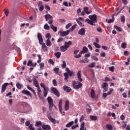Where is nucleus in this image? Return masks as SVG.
Here are the masks:
<instances>
[{"label":"nucleus","instance_id":"1","mask_svg":"<svg viewBox=\"0 0 130 130\" xmlns=\"http://www.w3.org/2000/svg\"><path fill=\"white\" fill-rule=\"evenodd\" d=\"M89 19H85V22H87L88 24L89 25H91V26H95L94 23H97V15L96 14H93L92 15H89L88 16Z\"/></svg>","mask_w":130,"mask_h":130},{"label":"nucleus","instance_id":"2","mask_svg":"<svg viewBox=\"0 0 130 130\" xmlns=\"http://www.w3.org/2000/svg\"><path fill=\"white\" fill-rule=\"evenodd\" d=\"M72 41H69L68 42H65L64 45L60 47V50H61L62 52H64V51H67V50H68V48H69V47H70V46L72 45Z\"/></svg>","mask_w":130,"mask_h":130},{"label":"nucleus","instance_id":"3","mask_svg":"<svg viewBox=\"0 0 130 130\" xmlns=\"http://www.w3.org/2000/svg\"><path fill=\"white\" fill-rule=\"evenodd\" d=\"M72 86L73 89L77 90L78 89H80V88L83 86V84H82L80 81H76V80H74L72 81Z\"/></svg>","mask_w":130,"mask_h":130},{"label":"nucleus","instance_id":"4","mask_svg":"<svg viewBox=\"0 0 130 130\" xmlns=\"http://www.w3.org/2000/svg\"><path fill=\"white\" fill-rule=\"evenodd\" d=\"M47 100L49 104V109L50 111H51V110H52V107L54 106V104H53V99H52L50 96H48Z\"/></svg>","mask_w":130,"mask_h":130},{"label":"nucleus","instance_id":"5","mask_svg":"<svg viewBox=\"0 0 130 130\" xmlns=\"http://www.w3.org/2000/svg\"><path fill=\"white\" fill-rule=\"evenodd\" d=\"M87 51H88V48L86 47H84L83 48L82 51H80L78 55H74V57H75V58H80V57L82 56V54H84V53H86Z\"/></svg>","mask_w":130,"mask_h":130},{"label":"nucleus","instance_id":"6","mask_svg":"<svg viewBox=\"0 0 130 130\" xmlns=\"http://www.w3.org/2000/svg\"><path fill=\"white\" fill-rule=\"evenodd\" d=\"M52 16L50 15V14H46L45 15V19H46V21H48V24L49 25H51L52 23H53V19H52Z\"/></svg>","mask_w":130,"mask_h":130},{"label":"nucleus","instance_id":"7","mask_svg":"<svg viewBox=\"0 0 130 130\" xmlns=\"http://www.w3.org/2000/svg\"><path fill=\"white\" fill-rule=\"evenodd\" d=\"M51 93H53L56 96V97H59L60 96V93L57 90V89L54 87H52L50 88Z\"/></svg>","mask_w":130,"mask_h":130},{"label":"nucleus","instance_id":"8","mask_svg":"<svg viewBox=\"0 0 130 130\" xmlns=\"http://www.w3.org/2000/svg\"><path fill=\"white\" fill-rule=\"evenodd\" d=\"M58 106L59 108V111H60V113L62 114V99L59 100Z\"/></svg>","mask_w":130,"mask_h":130},{"label":"nucleus","instance_id":"9","mask_svg":"<svg viewBox=\"0 0 130 130\" xmlns=\"http://www.w3.org/2000/svg\"><path fill=\"white\" fill-rule=\"evenodd\" d=\"M59 34L62 37H64V36H68L70 34V30H67L66 31H59Z\"/></svg>","mask_w":130,"mask_h":130},{"label":"nucleus","instance_id":"10","mask_svg":"<svg viewBox=\"0 0 130 130\" xmlns=\"http://www.w3.org/2000/svg\"><path fill=\"white\" fill-rule=\"evenodd\" d=\"M78 33L79 35H81V36H84L86 33V29H85L84 28H82L78 30Z\"/></svg>","mask_w":130,"mask_h":130},{"label":"nucleus","instance_id":"11","mask_svg":"<svg viewBox=\"0 0 130 130\" xmlns=\"http://www.w3.org/2000/svg\"><path fill=\"white\" fill-rule=\"evenodd\" d=\"M63 89L65 92H67V93H70V92H72V88L66 85L63 86Z\"/></svg>","mask_w":130,"mask_h":130},{"label":"nucleus","instance_id":"12","mask_svg":"<svg viewBox=\"0 0 130 130\" xmlns=\"http://www.w3.org/2000/svg\"><path fill=\"white\" fill-rule=\"evenodd\" d=\"M37 37L40 44L43 43V38H42V35H41V33H38Z\"/></svg>","mask_w":130,"mask_h":130},{"label":"nucleus","instance_id":"13","mask_svg":"<svg viewBox=\"0 0 130 130\" xmlns=\"http://www.w3.org/2000/svg\"><path fill=\"white\" fill-rule=\"evenodd\" d=\"M102 88H104V92H107L108 90V84L106 82L103 83Z\"/></svg>","mask_w":130,"mask_h":130},{"label":"nucleus","instance_id":"14","mask_svg":"<svg viewBox=\"0 0 130 130\" xmlns=\"http://www.w3.org/2000/svg\"><path fill=\"white\" fill-rule=\"evenodd\" d=\"M9 85H10L9 83H4L3 85H2V91L1 92L2 93H4L5 91H6V89H7V86H9Z\"/></svg>","mask_w":130,"mask_h":130},{"label":"nucleus","instance_id":"15","mask_svg":"<svg viewBox=\"0 0 130 130\" xmlns=\"http://www.w3.org/2000/svg\"><path fill=\"white\" fill-rule=\"evenodd\" d=\"M40 44L42 45V48L43 51H48V48L47 47V46H46V45H45V43H42Z\"/></svg>","mask_w":130,"mask_h":130},{"label":"nucleus","instance_id":"16","mask_svg":"<svg viewBox=\"0 0 130 130\" xmlns=\"http://www.w3.org/2000/svg\"><path fill=\"white\" fill-rule=\"evenodd\" d=\"M22 94H24V95H26L27 96H30V97H32V95H31V93H30V91L26 90H23L21 91Z\"/></svg>","mask_w":130,"mask_h":130},{"label":"nucleus","instance_id":"17","mask_svg":"<svg viewBox=\"0 0 130 130\" xmlns=\"http://www.w3.org/2000/svg\"><path fill=\"white\" fill-rule=\"evenodd\" d=\"M64 109L66 111H68V110L70 109V102H69V101H66V104L64 105Z\"/></svg>","mask_w":130,"mask_h":130},{"label":"nucleus","instance_id":"18","mask_svg":"<svg viewBox=\"0 0 130 130\" xmlns=\"http://www.w3.org/2000/svg\"><path fill=\"white\" fill-rule=\"evenodd\" d=\"M32 82L36 88L39 87V83H38V81H37V79H36V78H32Z\"/></svg>","mask_w":130,"mask_h":130},{"label":"nucleus","instance_id":"19","mask_svg":"<svg viewBox=\"0 0 130 130\" xmlns=\"http://www.w3.org/2000/svg\"><path fill=\"white\" fill-rule=\"evenodd\" d=\"M42 127L43 130H50L51 129V128L50 127V126L49 125H45L43 124L42 125Z\"/></svg>","mask_w":130,"mask_h":130},{"label":"nucleus","instance_id":"20","mask_svg":"<svg viewBox=\"0 0 130 130\" xmlns=\"http://www.w3.org/2000/svg\"><path fill=\"white\" fill-rule=\"evenodd\" d=\"M77 78L80 82H83V79H82V75H81V71H79L77 73Z\"/></svg>","mask_w":130,"mask_h":130},{"label":"nucleus","instance_id":"21","mask_svg":"<svg viewBox=\"0 0 130 130\" xmlns=\"http://www.w3.org/2000/svg\"><path fill=\"white\" fill-rule=\"evenodd\" d=\"M48 119L50 120V121H51L52 123L54 124H55L56 123V120L55 119H53L52 117H51L50 116H49L48 117Z\"/></svg>","mask_w":130,"mask_h":130},{"label":"nucleus","instance_id":"22","mask_svg":"<svg viewBox=\"0 0 130 130\" xmlns=\"http://www.w3.org/2000/svg\"><path fill=\"white\" fill-rule=\"evenodd\" d=\"M48 91H49V88H47L46 89H44L43 95H44V97H45V98H46V96H47V94H48Z\"/></svg>","mask_w":130,"mask_h":130},{"label":"nucleus","instance_id":"23","mask_svg":"<svg viewBox=\"0 0 130 130\" xmlns=\"http://www.w3.org/2000/svg\"><path fill=\"white\" fill-rule=\"evenodd\" d=\"M83 11L87 14V15H89V14H91V11L88 10V7H84L83 8Z\"/></svg>","mask_w":130,"mask_h":130},{"label":"nucleus","instance_id":"24","mask_svg":"<svg viewBox=\"0 0 130 130\" xmlns=\"http://www.w3.org/2000/svg\"><path fill=\"white\" fill-rule=\"evenodd\" d=\"M26 87H27V88L28 89V90H29V91H31V92H32V93L34 95H36V92H35V90H34V89H33V88L30 87L29 85H27Z\"/></svg>","mask_w":130,"mask_h":130},{"label":"nucleus","instance_id":"25","mask_svg":"<svg viewBox=\"0 0 130 130\" xmlns=\"http://www.w3.org/2000/svg\"><path fill=\"white\" fill-rule=\"evenodd\" d=\"M50 28L54 31V32H56L57 31V27L56 26H54L52 24H50Z\"/></svg>","mask_w":130,"mask_h":130},{"label":"nucleus","instance_id":"26","mask_svg":"<svg viewBox=\"0 0 130 130\" xmlns=\"http://www.w3.org/2000/svg\"><path fill=\"white\" fill-rule=\"evenodd\" d=\"M80 130H86V127H85V122H82L80 125Z\"/></svg>","mask_w":130,"mask_h":130},{"label":"nucleus","instance_id":"27","mask_svg":"<svg viewBox=\"0 0 130 130\" xmlns=\"http://www.w3.org/2000/svg\"><path fill=\"white\" fill-rule=\"evenodd\" d=\"M46 44L47 46H49V47H50V46H51V42L50 41V40L49 39H47Z\"/></svg>","mask_w":130,"mask_h":130},{"label":"nucleus","instance_id":"28","mask_svg":"<svg viewBox=\"0 0 130 130\" xmlns=\"http://www.w3.org/2000/svg\"><path fill=\"white\" fill-rule=\"evenodd\" d=\"M42 122L41 121H38L36 122L35 126H42Z\"/></svg>","mask_w":130,"mask_h":130},{"label":"nucleus","instance_id":"29","mask_svg":"<svg viewBox=\"0 0 130 130\" xmlns=\"http://www.w3.org/2000/svg\"><path fill=\"white\" fill-rule=\"evenodd\" d=\"M90 94L91 98H92V99H94L95 98V91H94L93 89H91Z\"/></svg>","mask_w":130,"mask_h":130},{"label":"nucleus","instance_id":"30","mask_svg":"<svg viewBox=\"0 0 130 130\" xmlns=\"http://www.w3.org/2000/svg\"><path fill=\"white\" fill-rule=\"evenodd\" d=\"M114 27L116 29V30H117V31H118V32H121L122 31V28H121V27H120L116 25H114Z\"/></svg>","mask_w":130,"mask_h":130},{"label":"nucleus","instance_id":"31","mask_svg":"<svg viewBox=\"0 0 130 130\" xmlns=\"http://www.w3.org/2000/svg\"><path fill=\"white\" fill-rule=\"evenodd\" d=\"M73 124H74V121H72L71 122H69L68 123H67L66 125V127H71V126H72V125H73Z\"/></svg>","mask_w":130,"mask_h":130},{"label":"nucleus","instance_id":"32","mask_svg":"<svg viewBox=\"0 0 130 130\" xmlns=\"http://www.w3.org/2000/svg\"><path fill=\"white\" fill-rule=\"evenodd\" d=\"M53 71L54 73H55L57 75H60V73H58L59 72V68H55L53 69Z\"/></svg>","mask_w":130,"mask_h":130},{"label":"nucleus","instance_id":"33","mask_svg":"<svg viewBox=\"0 0 130 130\" xmlns=\"http://www.w3.org/2000/svg\"><path fill=\"white\" fill-rule=\"evenodd\" d=\"M64 81L68 83V79H69V75L68 73H64Z\"/></svg>","mask_w":130,"mask_h":130},{"label":"nucleus","instance_id":"34","mask_svg":"<svg viewBox=\"0 0 130 130\" xmlns=\"http://www.w3.org/2000/svg\"><path fill=\"white\" fill-rule=\"evenodd\" d=\"M37 88V91H38V96H40L41 95V93H42V91H41V89L40 88V86Z\"/></svg>","mask_w":130,"mask_h":130},{"label":"nucleus","instance_id":"35","mask_svg":"<svg viewBox=\"0 0 130 130\" xmlns=\"http://www.w3.org/2000/svg\"><path fill=\"white\" fill-rule=\"evenodd\" d=\"M75 20L77 23H78L79 26H80V27H84V24H83V23L81 21H80V20H78V18H76Z\"/></svg>","mask_w":130,"mask_h":130},{"label":"nucleus","instance_id":"36","mask_svg":"<svg viewBox=\"0 0 130 130\" xmlns=\"http://www.w3.org/2000/svg\"><path fill=\"white\" fill-rule=\"evenodd\" d=\"M54 55L56 56L57 58H59V57H60V55H61V53L60 52H57L54 53Z\"/></svg>","mask_w":130,"mask_h":130},{"label":"nucleus","instance_id":"37","mask_svg":"<svg viewBox=\"0 0 130 130\" xmlns=\"http://www.w3.org/2000/svg\"><path fill=\"white\" fill-rule=\"evenodd\" d=\"M93 44L94 46H95L96 47V48H101V46H100V45H99V44H98L96 42H93Z\"/></svg>","mask_w":130,"mask_h":130},{"label":"nucleus","instance_id":"38","mask_svg":"<svg viewBox=\"0 0 130 130\" xmlns=\"http://www.w3.org/2000/svg\"><path fill=\"white\" fill-rule=\"evenodd\" d=\"M40 86H41V87H42V88H43L44 90H46V89H48V87H46L45 86V84H44V83H40Z\"/></svg>","mask_w":130,"mask_h":130},{"label":"nucleus","instance_id":"39","mask_svg":"<svg viewBox=\"0 0 130 130\" xmlns=\"http://www.w3.org/2000/svg\"><path fill=\"white\" fill-rule=\"evenodd\" d=\"M106 126L107 127V128L109 130H112L113 129V127H112V125H111V124H106Z\"/></svg>","mask_w":130,"mask_h":130},{"label":"nucleus","instance_id":"40","mask_svg":"<svg viewBox=\"0 0 130 130\" xmlns=\"http://www.w3.org/2000/svg\"><path fill=\"white\" fill-rule=\"evenodd\" d=\"M44 28L45 30H49L50 29V27H49V25H48V24L46 23L44 26Z\"/></svg>","mask_w":130,"mask_h":130},{"label":"nucleus","instance_id":"41","mask_svg":"<svg viewBox=\"0 0 130 130\" xmlns=\"http://www.w3.org/2000/svg\"><path fill=\"white\" fill-rule=\"evenodd\" d=\"M40 66V70L42 71V70H43L44 69V63H41L39 64Z\"/></svg>","mask_w":130,"mask_h":130},{"label":"nucleus","instance_id":"42","mask_svg":"<svg viewBox=\"0 0 130 130\" xmlns=\"http://www.w3.org/2000/svg\"><path fill=\"white\" fill-rule=\"evenodd\" d=\"M90 118L91 120H97L98 119L97 118V116H93V115H90Z\"/></svg>","mask_w":130,"mask_h":130},{"label":"nucleus","instance_id":"43","mask_svg":"<svg viewBox=\"0 0 130 130\" xmlns=\"http://www.w3.org/2000/svg\"><path fill=\"white\" fill-rule=\"evenodd\" d=\"M76 27H77V24H74L70 28V29L68 30H70V32H72L73 30H75Z\"/></svg>","mask_w":130,"mask_h":130},{"label":"nucleus","instance_id":"44","mask_svg":"<svg viewBox=\"0 0 130 130\" xmlns=\"http://www.w3.org/2000/svg\"><path fill=\"white\" fill-rule=\"evenodd\" d=\"M16 87L17 89L20 90V89H22V84H21L20 83H17L16 84Z\"/></svg>","mask_w":130,"mask_h":130},{"label":"nucleus","instance_id":"45","mask_svg":"<svg viewBox=\"0 0 130 130\" xmlns=\"http://www.w3.org/2000/svg\"><path fill=\"white\" fill-rule=\"evenodd\" d=\"M27 64V66H28L29 67H32L33 62H32V60H29Z\"/></svg>","mask_w":130,"mask_h":130},{"label":"nucleus","instance_id":"46","mask_svg":"<svg viewBox=\"0 0 130 130\" xmlns=\"http://www.w3.org/2000/svg\"><path fill=\"white\" fill-rule=\"evenodd\" d=\"M62 69H66V68H67V63L66 62V61H62Z\"/></svg>","mask_w":130,"mask_h":130},{"label":"nucleus","instance_id":"47","mask_svg":"<svg viewBox=\"0 0 130 130\" xmlns=\"http://www.w3.org/2000/svg\"><path fill=\"white\" fill-rule=\"evenodd\" d=\"M81 62H83L84 63H86L87 62H89V59L86 58L84 59H82L80 61Z\"/></svg>","mask_w":130,"mask_h":130},{"label":"nucleus","instance_id":"48","mask_svg":"<svg viewBox=\"0 0 130 130\" xmlns=\"http://www.w3.org/2000/svg\"><path fill=\"white\" fill-rule=\"evenodd\" d=\"M88 106L89 108L87 109V113H90L92 111V109L91 108V107H90V105H88Z\"/></svg>","mask_w":130,"mask_h":130},{"label":"nucleus","instance_id":"49","mask_svg":"<svg viewBox=\"0 0 130 130\" xmlns=\"http://www.w3.org/2000/svg\"><path fill=\"white\" fill-rule=\"evenodd\" d=\"M114 69H115L114 66H112V67H109V70L110 72H114Z\"/></svg>","mask_w":130,"mask_h":130},{"label":"nucleus","instance_id":"50","mask_svg":"<svg viewBox=\"0 0 130 130\" xmlns=\"http://www.w3.org/2000/svg\"><path fill=\"white\" fill-rule=\"evenodd\" d=\"M44 10V6L43 5H41L39 6V11L40 12H42Z\"/></svg>","mask_w":130,"mask_h":130},{"label":"nucleus","instance_id":"51","mask_svg":"<svg viewBox=\"0 0 130 130\" xmlns=\"http://www.w3.org/2000/svg\"><path fill=\"white\" fill-rule=\"evenodd\" d=\"M28 128H29V130H35V128H34V127H33V125L32 124H30L29 125Z\"/></svg>","mask_w":130,"mask_h":130},{"label":"nucleus","instance_id":"52","mask_svg":"<svg viewBox=\"0 0 130 130\" xmlns=\"http://www.w3.org/2000/svg\"><path fill=\"white\" fill-rule=\"evenodd\" d=\"M121 21L122 23H125V18L124 17V16H122L121 17Z\"/></svg>","mask_w":130,"mask_h":130},{"label":"nucleus","instance_id":"53","mask_svg":"<svg viewBox=\"0 0 130 130\" xmlns=\"http://www.w3.org/2000/svg\"><path fill=\"white\" fill-rule=\"evenodd\" d=\"M91 58H92V59H93L94 60H95L96 61L99 60V59L98 58V57H97L95 56H92Z\"/></svg>","mask_w":130,"mask_h":130},{"label":"nucleus","instance_id":"54","mask_svg":"<svg viewBox=\"0 0 130 130\" xmlns=\"http://www.w3.org/2000/svg\"><path fill=\"white\" fill-rule=\"evenodd\" d=\"M95 63L92 62L91 64L88 65L89 68H94L95 67Z\"/></svg>","mask_w":130,"mask_h":130},{"label":"nucleus","instance_id":"55","mask_svg":"<svg viewBox=\"0 0 130 130\" xmlns=\"http://www.w3.org/2000/svg\"><path fill=\"white\" fill-rule=\"evenodd\" d=\"M121 47H122V48H124V49L126 48V43H122Z\"/></svg>","mask_w":130,"mask_h":130},{"label":"nucleus","instance_id":"56","mask_svg":"<svg viewBox=\"0 0 130 130\" xmlns=\"http://www.w3.org/2000/svg\"><path fill=\"white\" fill-rule=\"evenodd\" d=\"M85 117H86L85 114H84L81 116V117L80 118V122H82V121H83V120H84V119L85 118Z\"/></svg>","mask_w":130,"mask_h":130},{"label":"nucleus","instance_id":"57","mask_svg":"<svg viewBox=\"0 0 130 130\" xmlns=\"http://www.w3.org/2000/svg\"><path fill=\"white\" fill-rule=\"evenodd\" d=\"M38 57H39V59L37 60V62L38 63H40V62H41V56L38 55Z\"/></svg>","mask_w":130,"mask_h":130},{"label":"nucleus","instance_id":"58","mask_svg":"<svg viewBox=\"0 0 130 130\" xmlns=\"http://www.w3.org/2000/svg\"><path fill=\"white\" fill-rule=\"evenodd\" d=\"M97 32H100V33L102 32V28L101 27H99L96 28Z\"/></svg>","mask_w":130,"mask_h":130},{"label":"nucleus","instance_id":"59","mask_svg":"<svg viewBox=\"0 0 130 130\" xmlns=\"http://www.w3.org/2000/svg\"><path fill=\"white\" fill-rule=\"evenodd\" d=\"M49 63H50V64H54V62H53V60L52 59H49L48 60Z\"/></svg>","mask_w":130,"mask_h":130},{"label":"nucleus","instance_id":"60","mask_svg":"<svg viewBox=\"0 0 130 130\" xmlns=\"http://www.w3.org/2000/svg\"><path fill=\"white\" fill-rule=\"evenodd\" d=\"M112 22H114V17L113 16L112 17V19H110L108 20V23H112Z\"/></svg>","mask_w":130,"mask_h":130},{"label":"nucleus","instance_id":"61","mask_svg":"<svg viewBox=\"0 0 130 130\" xmlns=\"http://www.w3.org/2000/svg\"><path fill=\"white\" fill-rule=\"evenodd\" d=\"M52 83L54 86H57V82H56V80L55 79L53 80Z\"/></svg>","mask_w":130,"mask_h":130},{"label":"nucleus","instance_id":"62","mask_svg":"<svg viewBox=\"0 0 130 130\" xmlns=\"http://www.w3.org/2000/svg\"><path fill=\"white\" fill-rule=\"evenodd\" d=\"M71 26H72V23H68L66 26V29H69V28H70V27H71Z\"/></svg>","mask_w":130,"mask_h":130},{"label":"nucleus","instance_id":"63","mask_svg":"<svg viewBox=\"0 0 130 130\" xmlns=\"http://www.w3.org/2000/svg\"><path fill=\"white\" fill-rule=\"evenodd\" d=\"M77 15L80 16L81 14V8H78L77 11Z\"/></svg>","mask_w":130,"mask_h":130},{"label":"nucleus","instance_id":"64","mask_svg":"<svg viewBox=\"0 0 130 130\" xmlns=\"http://www.w3.org/2000/svg\"><path fill=\"white\" fill-rule=\"evenodd\" d=\"M51 38V35H50V34L47 33L46 35V38H48V39Z\"/></svg>","mask_w":130,"mask_h":130}]
</instances>
